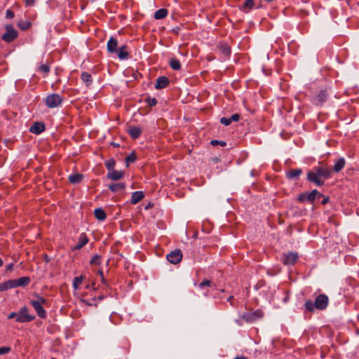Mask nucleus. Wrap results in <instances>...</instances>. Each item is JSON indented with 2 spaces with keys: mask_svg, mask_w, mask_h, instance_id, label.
I'll return each mask as SVG.
<instances>
[{
  "mask_svg": "<svg viewBox=\"0 0 359 359\" xmlns=\"http://www.w3.org/2000/svg\"><path fill=\"white\" fill-rule=\"evenodd\" d=\"M332 170L323 162H319L318 166H315L307 172L306 179L309 182L318 187L325 184V180L332 177Z\"/></svg>",
  "mask_w": 359,
  "mask_h": 359,
  "instance_id": "nucleus-1",
  "label": "nucleus"
},
{
  "mask_svg": "<svg viewBox=\"0 0 359 359\" xmlns=\"http://www.w3.org/2000/svg\"><path fill=\"white\" fill-rule=\"evenodd\" d=\"M63 101V97L57 93L48 95L45 100L46 104L49 108L57 107Z\"/></svg>",
  "mask_w": 359,
  "mask_h": 359,
  "instance_id": "nucleus-2",
  "label": "nucleus"
},
{
  "mask_svg": "<svg viewBox=\"0 0 359 359\" xmlns=\"http://www.w3.org/2000/svg\"><path fill=\"white\" fill-rule=\"evenodd\" d=\"M260 0H244L240 6L241 11L248 13L252 9L259 8L261 6Z\"/></svg>",
  "mask_w": 359,
  "mask_h": 359,
  "instance_id": "nucleus-3",
  "label": "nucleus"
},
{
  "mask_svg": "<svg viewBox=\"0 0 359 359\" xmlns=\"http://www.w3.org/2000/svg\"><path fill=\"white\" fill-rule=\"evenodd\" d=\"M6 32L1 36L2 40L6 43L13 41L18 36V32L12 27L11 24L6 25Z\"/></svg>",
  "mask_w": 359,
  "mask_h": 359,
  "instance_id": "nucleus-4",
  "label": "nucleus"
},
{
  "mask_svg": "<svg viewBox=\"0 0 359 359\" xmlns=\"http://www.w3.org/2000/svg\"><path fill=\"white\" fill-rule=\"evenodd\" d=\"M34 319V316L28 314V309L26 306H23L17 313V318L15 321L18 323H27Z\"/></svg>",
  "mask_w": 359,
  "mask_h": 359,
  "instance_id": "nucleus-5",
  "label": "nucleus"
},
{
  "mask_svg": "<svg viewBox=\"0 0 359 359\" xmlns=\"http://www.w3.org/2000/svg\"><path fill=\"white\" fill-rule=\"evenodd\" d=\"M329 303V298L325 294H320L318 295L314 301V306L316 309L318 310H325Z\"/></svg>",
  "mask_w": 359,
  "mask_h": 359,
  "instance_id": "nucleus-6",
  "label": "nucleus"
},
{
  "mask_svg": "<svg viewBox=\"0 0 359 359\" xmlns=\"http://www.w3.org/2000/svg\"><path fill=\"white\" fill-rule=\"evenodd\" d=\"M167 260L171 264H177L180 263L182 259V252L180 249H175L166 256Z\"/></svg>",
  "mask_w": 359,
  "mask_h": 359,
  "instance_id": "nucleus-7",
  "label": "nucleus"
},
{
  "mask_svg": "<svg viewBox=\"0 0 359 359\" xmlns=\"http://www.w3.org/2000/svg\"><path fill=\"white\" fill-rule=\"evenodd\" d=\"M217 50L223 55L224 58L229 57L231 54L230 46L225 42L219 41L216 46Z\"/></svg>",
  "mask_w": 359,
  "mask_h": 359,
  "instance_id": "nucleus-8",
  "label": "nucleus"
},
{
  "mask_svg": "<svg viewBox=\"0 0 359 359\" xmlns=\"http://www.w3.org/2000/svg\"><path fill=\"white\" fill-rule=\"evenodd\" d=\"M327 93L326 90H321L317 95L313 98V102L316 105H321L326 102Z\"/></svg>",
  "mask_w": 359,
  "mask_h": 359,
  "instance_id": "nucleus-9",
  "label": "nucleus"
},
{
  "mask_svg": "<svg viewBox=\"0 0 359 359\" xmlns=\"http://www.w3.org/2000/svg\"><path fill=\"white\" fill-rule=\"evenodd\" d=\"M299 255L296 252H289L286 255H284L283 258V262L285 265H292L294 264L297 260Z\"/></svg>",
  "mask_w": 359,
  "mask_h": 359,
  "instance_id": "nucleus-10",
  "label": "nucleus"
},
{
  "mask_svg": "<svg viewBox=\"0 0 359 359\" xmlns=\"http://www.w3.org/2000/svg\"><path fill=\"white\" fill-rule=\"evenodd\" d=\"M30 304L33 306V308L35 309V311H36L37 315L41 318L43 319L46 317V312L45 309H43V305L39 304V302H37L36 301H35L34 299H32L30 301Z\"/></svg>",
  "mask_w": 359,
  "mask_h": 359,
  "instance_id": "nucleus-11",
  "label": "nucleus"
},
{
  "mask_svg": "<svg viewBox=\"0 0 359 359\" xmlns=\"http://www.w3.org/2000/svg\"><path fill=\"white\" fill-rule=\"evenodd\" d=\"M262 312L259 310L253 313H245L243 316L246 322L252 323L262 317Z\"/></svg>",
  "mask_w": 359,
  "mask_h": 359,
  "instance_id": "nucleus-12",
  "label": "nucleus"
},
{
  "mask_svg": "<svg viewBox=\"0 0 359 359\" xmlns=\"http://www.w3.org/2000/svg\"><path fill=\"white\" fill-rule=\"evenodd\" d=\"M169 83L170 81L166 76H160L156 79L155 88L157 90L165 88L168 86Z\"/></svg>",
  "mask_w": 359,
  "mask_h": 359,
  "instance_id": "nucleus-13",
  "label": "nucleus"
},
{
  "mask_svg": "<svg viewBox=\"0 0 359 359\" xmlns=\"http://www.w3.org/2000/svg\"><path fill=\"white\" fill-rule=\"evenodd\" d=\"M124 172L123 171H118L116 170H112L111 171H109L107 177L109 180L117 181L118 180H121L123 177Z\"/></svg>",
  "mask_w": 359,
  "mask_h": 359,
  "instance_id": "nucleus-14",
  "label": "nucleus"
},
{
  "mask_svg": "<svg viewBox=\"0 0 359 359\" xmlns=\"http://www.w3.org/2000/svg\"><path fill=\"white\" fill-rule=\"evenodd\" d=\"M117 46L118 41L114 37L111 36L107 44V51L110 53H114L118 49Z\"/></svg>",
  "mask_w": 359,
  "mask_h": 359,
  "instance_id": "nucleus-15",
  "label": "nucleus"
},
{
  "mask_svg": "<svg viewBox=\"0 0 359 359\" xmlns=\"http://www.w3.org/2000/svg\"><path fill=\"white\" fill-rule=\"evenodd\" d=\"M45 130V126L43 123L35 122L29 129V131L34 134L39 135Z\"/></svg>",
  "mask_w": 359,
  "mask_h": 359,
  "instance_id": "nucleus-16",
  "label": "nucleus"
},
{
  "mask_svg": "<svg viewBox=\"0 0 359 359\" xmlns=\"http://www.w3.org/2000/svg\"><path fill=\"white\" fill-rule=\"evenodd\" d=\"M114 53L118 55L120 60H127L129 56V53L127 50V46L126 45H123L119 47Z\"/></svg>",
  "mask_w": 359,
  "mask_h": 359,
  "instance_id": "nucleus-17",
  "label": "nucleus"
},
{
  "mask_svg": "<svg viewBox=\"0 0 359 359\" xmlns=\"http://www.w3.org/2000/svg\"><path fill=\"white\" fill-rule=\"evenodd\" d=\"M128 133L133 139H137L142 133V129L138 126H130L128 129Z\"/></svg>",
  "mask_w": 359,
  "mask_h": 359,
  "instance_id": "nucleus-18",
  "label": "nucleus"
},
{
  "mask_svg": "<svg viewBox=\"0 0 359 359\" xmlns=\"http://www.w3.org/2000/svg\"><path fill=\"white\" fill-rule=\"evenodd\" d=\"M346 164V160L344 157L339 158L337 161L335 162L333 168L332 172H339L345 166Z\"/></svg>",
  "mask_w": 359,
  "mask_h": 359,
  "instance_id": "nucleus-19",
  "label": "nucleus"
},
{
  "mask_svg": "<svg viewBox=\"0 0 359 359\" xmlns=\"http://www.w3.org/2000/svg\"><path fill=\"white\" fill-rule=\"evenodd\" d=\"M15 288V280L11 279L0 283V291L4 292L8 289Z\"/></svg>",
  "mask_w": 359,
  "mask_h": 359,
  "instance_id": "nucleus-20",
  "label": "nucleus"
},
{
  "mask_svg": "<svg viewBox=\"0 0 359 359\" xmlns=\"http://www.w3.org/2000/svg\"><path fill=\"white\" fill-rule=\"evenodd\" d=\"M323 195L320 194L317 189L312 190L310 193H307V201L310 203H313L317 197H323Z\"/></svg>",
  "mask_w": 359,
  "mask_h": 359,
  "instance_id": "nucleus-21",
  "label": "nucleus"
},
{
  "mask_svg": "<svg viewBox=\"0 0 359 359\" xmlns=\"http://www.w3.org/2000/svg\"><path fill=\"white\" fill-rule=\"evenodd\" d=\"M88 243V238L86 234H81L79 243L73 248L74 250H80Z\"/></svg>",
  "mask_w": 359,
  "mask_h": 359,
  "instance_id": "nucleus-22",
  "label": "nucleus"
},
{
  "mask_svg": "<svg viewBox=\"0 0 359 359\" xmlns=\"http://www.w3.org/2000/svg\"><path fill=\"white\" fill-rule=\"evenodd\" d=\"M15 283V287H26L30 282V278L28 276H23L18 279H14Z\"/></svg>",
  "mask_w": 359,
  "mask_h": 359,
  "instance_id": "nucleus-23",
  "label": "nucleus"
},
{
  "mask_svg": "<svg viewBox=\"0 0 359 359\" xmlns=\"http://www.w3.org/2000/svg\"><path fill=\"white\" fill-rule=\"evenodd\" d=\"M144 197V194L142 191H135L132 194L130 203L132 204H136L139 203Z\"/></svg>",
  "mask_w": 359,
  "mask_h": 359,
  "instance_id": "nucleus-24",
  "label": "nucleus"
},
{
  "mask_svg": "<svg viewBox=\"0 0 359 359\" xmlns=\"http://www.w3.org/2000/svg\"><path fill=\"white\" fill-rule=\"evenodd\" d=\"M168 14V11L166 8H161L156 11L154 14V18L157 20L164 19Z\"/></svg>",
  "mask_w": 359,
  "mask_h": 359,
  "instance_id": "nucleus-25",
  "label": "nucleus"
},
{
  "mask_svg": "<svg viewBox=\"0 0 359 359\" xmlns=\"http://www.w3.org/2000/svg\"><path fill=\"white\" fill-rule=\"evenodd\" d=\"M302 173V170L300 168H296L291 170L286 173V177L290 180L297 179Z\"/></svg>",
  "mask_w": 359,
  "mask_h": 359,
  "instance_id": "nucleus-26",
  "label": "nucleus"
},
{
  "mask_svg": "<svg viewBox=\"0 0 359 359\" xmlns=\"http://www.w3.org/2000/svg\"><path fill=\"white\" fill-rule=\"evenodd\" d=\"M126 189L125 183H116L109 185V189L112 192L123 191Z\"/></svg>",
  "mask_w": 359,
  "mask_h": 359,
  "instance_id": "nucleus-27",
  "label": "nucleus"
},
{
  "mask_svg": "<svg viewBox=\"0 0 359 359\" xmlns=\"http://www.w3.org/2000/svg\"><path fill=\"white\" fill-rule=\"evenodd\" d=\"M94 215L95 218L100 221H103L106 219L107 215L104 210L101 208H96L94 210Z\"/></svg>",
  "mask_w": 359,
  "mask_h": 359,
  "instance_id": "nucleus-28",
  "label": "nucleus"
},
{
  "mask_svg": "<svg viewBox=\"0 0 359 359\" xmlns=\"http://www.w3.org/2000/svg\"><path fill=\"white\" fill-rule=\"evenodd\" d=\"M83 178V175L81 174L70 175L69 176V181L74 184L80 183Z\"/></svg>",
  "mask_w": 359,
  "mask_h": 359,
  "instance_id": "nucleus-29",
  "label": "nucleus"
},
{
  "mask_svg": "<svg viewBox=\"0 0 359 359\" xmlns=\"http://www.w3.org/2000/svg\"><path fill=\"white\" fill-rule=\"evenodd\" d=\"M169 65L173 70H180L181 69V63L178 59L176 57H172L170 59Z\"/></svg>",
  "mask_w": 359,
  "mask_h": 359,
  "instance_id": "nucleus-30",
  "label": "nucleus"
},
{
  "mask_svg": "<svg viewBox=\"0 0 359 359\" xmlns=\"http://www.w3.org/2000/svg\"><path fill=\"white\" fill-rule=\"evenodd\" d=\"M81 78L83 83H86V86H89L91 85L93 82V79L91 74L88 72H83L81 75Z\"/></svg>",
  "mask_w": 359,
  "mask_h": 359,
  "instance_id": "nucleus-31",
  "label": "nucleus"
},
{
  "mask_svg": "<svg viewBox=\"0 0 359 359\" xmlns=\"http://www.w3.org/2000/svg\"><path fill=\"white\" fill-rule=\"evenodd\" d=\"M136 161V153L132 151L126 158V166H129L130 163H134Z\"/></svg>",
  "mask_w": 359,
  "mask_h": 359,
  "instance_id": "nucleus-32",
  "label": "nucleus"
},
{
  "mask_svg": "<svg viewBox=\"0 0 359 359\" xmlns=\"http://www.w3.org/2000/svg\"><path fill=\"white\" fill-rule=\"evenodd\" d=\"M83 280V276L75 277L73 280V287L75 290H77L79 287V286L81 285V284L82 283Z\"/></svg>",
  "mask_w": 359,
  "mask_h": 359,
  "instance_id": "nucleus-33",
  "label": "nucleus"
},
{
  "mask_svg": "<svg viewBox=\"0 0 359 359\" xmlns=\"http://www.w3.org/2000/svg\"><path fill=\"white\" fill-rule=\"evenodd\" d=\"M104 165L109 172V171L114 170V168L116 165V161L114 158H111V159L106 161L104 163Z\"/></svg>",
  "mask_w": 359,
  "mask_h": 359,
  "instance_id": "nucleus-34",
  "label": "nucleus"
},
{
  "mask_svg": "<svg viewBox=\"0 0 359 359\" xmlns=\"http://www.w3.org/2000/svg\"><path fill=\"white\" fill-rule=\"evenodd\" d=\"M91 265H100L101 264V256L99 255H94L90 261Z\"/></svg>",
  "mask_w": 359,
  "mask_h": 359,
  "instance_id": "nucleus-35",
  "label": "nucleus"
},
{
  "mask_svg": "<svg viewBox=\"0 0 359 359\" xmlns=\"http://www.w3.org/2000/svg\"><path fill=\"white\" fill-rule=\"evenodd\" d=\"M305 309L308 311H313L316 309V306H314V302H313L311 300H308L304 304Z\"/></svg>",
  "mask_w": 359,
  "mask_h": 359,
  "instance_id": "nucleus-36",
  "label": "nucleus"
},
{
  "mask_svg": "<svg viewBox=\"0 0 359 359\" xmlns=\"http://www.w3.org/2000/svg\"><path fill=\"white\" fill-rule=\"evenodd\" d=\"M38 71L47 74L50 72V67L47 64H43L39 66Z\"/></svg>",
  "mask_w": 359,
  "mask_h": 359,
  "instance_id": "nucleus-37",
  "label": "nucleus"
},
{
  "mask_svg": "<svg viewBox=\"0 0 359 359\" xmlns=\"http://www.w3.org/2000/svg\"><path fill=\"white\" fill-rule=\"evenodd\" d=\"M146 102L149 105L150 107H154L157 104V100L155 97H147L145 100Z\"/></svg>",
  "mask_w": 359,
  "mask_h": 359,
  "instance_id": "nucleus-38",
  "label": "nucleus"
},
{
  "mask_svg": "<svg viewBox=\"0 0 359 359\" xmlns=\"http://www.w3.org/2000/svg\"><path fill=\"white\" fill-rule=\"evenodd\" d=\"M212 286V282L208 280H203L200 284H198V287L200 289H203L205 287H211Z\"/></svg>",
  "mask_w": 359,
  "mask_h": 359,
  "instance_id": "nucleus-39",
  "label": "nucleus"
},
{
  "mask_svg": "<svg viewBox=\"0 0 359 359\" xmlns=\"http://www.w3.org/2000/svg\"><path fill=\"white\" fill-rule=\"evenodd\" d=\"M210 144L212 146H216V145L219 144L222 147H224L226 145V142H224V141H219L217 140H213L210 142Z\"/></svg>",
  "mask_w": 359,
  "mask_h": 359,
  "instance_id": "nucleus-40",
  "label": "nucleus"
},
{
  "mask_svg": "<svg viewBox=\"0 0 359 359\" xmlns=\"http://www.w3.org/2000/svg\"><path fill=\"white\" fill-rule=\"evenodd\" d=\"M220 123L226 126H229L231 123L230 118L222 117L220 118Z\"/></svg>",
  "mask_w": 359,
  "mask_h": 359,
  "instance_id": "nucleus-41",
  "label": "nucleus"
},
{
  "mask_svg": "<svg viewBox=\"0 0 359 359\" xmlns=\"http://www.w3.org/2000/svg\"><path fill=\"white\" fill-rule=\"evenodd\" d=\"M307 192H303L298 196L297 200L299 202H304L307 201Z\"/></svg>",
  "mask_w": 359,
  "mask_h": 359,
  "instance_id": "nucleus-42",
  "label": "nucleus"
},
{
  "mask_svg": "<svg viewBox=\"0 0 359 359\" xmlns=\"http://www.w3.org/2000/svg\"><path fill=\"white\" fill-rule=\"evenodd\" d=\"M11 351V348L8 346L0 347V355H4Z\"/></svg>",
  "mask_w": 359,
  "mask_h": 359,
  "instance_id": "nucleus-43",
  "label": "nucleus"
},
{
  "mask_svg": "<svg viewBox=\"0 0 359 359\" xmlns=\"http://www.w3.org/2000/svg\"><path fill=\"white\" fill-rule=\"evenodd\" d=\"M35 301H36L37 302L39 303V304H46L47 303V300L42 297H40L39 295H36V299H34Z\"/></svg>",
  "mask_w": 359,
  "mask_h": 359,
  "instance_id": "nucleus-44",
  "label": "nucleus"
},
{
  "mask_svg": "<svg viewBox=\"0 0 359 359\" xmlns=\"http://www.w3.org/2000/svg\"><path fill=\"white\" fill-rule=\"evenodd\" d=\"M229 118L231 122L238 121L240 119V115L238 114H233Z\"/></svg>",
  "mask_w": 359,
  "mask_h": 359,
  "instance_id": "nucleus-45",
  "label": "nucleus"
},
{
  "mask_svg": "<svg viewBox=\"0 0 359 359\" xmlns=\"http://www.w3.org/2000/svg\"><path fill=\"white\" fill-rule=\"evenodd\" d=\"M14 16V13L11 10H7L6 12V18L7 19H12Z\"/></svg>",
  "mask_w": 359,
  "mask_h": 359,
  "instance_id": "nucleus-46",
  "label": "nucleus"
},
{
  "mask_svg": "<svg viewBox=\"0 0 359 359\" xmlns=\"http://www.w3.org/2000/svg\"><path fill=\"white\" fill-rule=\"evenodd\" d=\"M32 24H19V26L21 29L22 30H27L28 29Z\"/></svg>",
  "mask_w": 359,
  "mask_h": 359,
  "instance_id": "nucleus-47",
  "label": "nucleus"
},
{
  "mask_svg": "<svg viewBox=\"0 0 359 359\" xmlns=\"http://www.w3.org/2000/svg\"><path fill=\"white\" fill-rule=\"evenodd\" d=\"M17 318V313L15 312H12L11 313H10L8 316V319H12V318Z\"/></svg>",
  "mask_w": 359,
  "mask_h": 359,
  "instance_id": "nucleus-48",
  "label": "nucleus"
},
{
  "mask_svg": "<svg viewBox=\"0 0 359 359\" xmlns=\"http://www.w3.org/2000/svg\"><path fill=\"white\" fill-rule=\"evenodd\" d=\"M13 269V264L11 263L6 266V271H11Z\"/></svg>",
  "mask_w": 359,
  "mask_h": 359,
  "instance_id": "nucleus-49",
  "label": "nucleus"
},
{
  "mask_svg": "<svg viewBox=\"0 0 359 359\" xmlns=\"http://www.w3.org/2000/svg\"><path fill=\"white\" fill-rule=\"evenodd\" d=\"M330 199H329V197H323V201H321V203L323 205H325L326 203H327L329 202Z\"/></svg>",
  "mask_w": 359,
  "mask_h": 359,
  "instance_id": "nucleus-50",
  "label": "nucleus"
},
{
  "mask_svg": "<svg viewBox=\"0 0 359 359\" xmlns=\"http://www.w3.org/2000/svg\"><path fill=\"white\" fill-rule=\"evenodd\" d=\"M180 30V27H176L175 28H172V31L175 34H177L179 33V31Z\"/></svg>",
  "mask_w": 359,
  "mask_h": 359,
  "instance_id": "nucleus-51",
  "label": "nucleus"
},
{
  "mask_svg": "<svg viewBox=\"0 0 359 359\" xmlns=\"http://www.w3.org/2000/svg\"><path fill=\"white\" fill-rule=\"evenodd\" d=\"M102 283L108 287V283L104 277L101 278Z\"/></svg>",
  "mask_w": 359,
  "mask_h": 359,
  "instance_id": "nucleus-52",
  "label": "nucleus"
},
{
  "mask_svg": "<svg viewBox=\"0 0 359 359\" xmlns=\"http://www.w3.org/2000/svg\"><path fill=\"white\" fill-rule=\"evenodd\" d=\"M233 296H229L228 298H227V301L229 302H230L231 305H233V302H232V299H233Z\"/></svg>",
  "mask_w": 359,
  "mask_h": 359,
  "instance_id": "nucleus-53",
  "label": "nucleus"
},
{
  "mask_svg": "<svg viewBox=\"0 0 359 359\" xmlns=\"http://www.w3.org/2000/svg\"><path fill=\"white\" fill-rule=\"evenodd\" d=\"M34 1V0H26V4L28 6H31L33 4Z\"/></svg>",
  "mask_w": 359,
  "mask_h": 359,
  "instance_id": "nucleus-54",
  "label": "nucleus"
},
{
  "mask_svg": "<svg viewBox=\"0 0 359 359\" xmlns=\"http://www.w3.org/2000/svg\"><path fill=\"white\" fill-rule=\"evenodd\" d=\"M234 359H248V358L242 355V356H237Z\"/></svg>",
  "mask_w": 359,
  "mask_h": 359,
  "instance_id": "nucleus-55",
  "label": "nucleus"
},
{
  "mask_svg": "<svg viewBox=\"0 0 359 359\" xmlns=\"http://www.w3.org/2000/svg\"><path fill=\"white\" fill-rule=\"evenodd\" d=\"M98 274L100 276L101 278L104 277V274H103L102 271H98Z\"/></svg>",
  "mask_w": 359,
  "mask_h": 359,
  "instance_id": "nucleus-56",
  "label": "nucleus"
},
{
  "mask_svg": "<svg viewBox=\"0 0 359 359\" xmlns=\"http://www.w3.org/2000/svg\"><path fill=\"white\" fill-rule=\"evenodd\" d=\"M4 264L3 260L0 258V266H2Z\"/></svg>",
  "mask_w": 359,
  "mask_h": 359,
  "instance_id": "nucleus-57",
  "label": "nucleus"
},
{
  "mask_svg": "<svg viewBox=\"0 0 359 359\" xmlns=\"http://www.w3.org/2000/svg\"><path fill=\"white\" fill-rule=\"evenodd\" d=\"M103 298H104V297H103V296H99V297H98V299H99V300H102V299H103Z\"/></svg>",
  "mask_w": 359,
  "mask_h": 359,
  "instance_id": "nucleus-58",
  "label": "nucleus"
},
{
  "mask_svg": "<svg viewBox=\"0 0 359 359\" xmlns=\"http://www.w3.org/2000/svg\"><path fill=\"white\" fill-rule=\"evenodd\" d=\"M217 297L220 299L222 298V294L217 295Z\"/></svg>",
  "mask_w": 359,
  "mask_h": 359,
  "instance_id": "nucleus-59",
  "label": "nucleus"
},
{
  "mask_svg": "<svg viewBox=\"0 0 359 359\" xmlns=\"http://www.w3.org/2000/svg\"><path fill=\"white\" fill-rule=\"evenodd\" d=\"M217 297L220 299L222 298V294L217 295Z\"/></svg>",
  "mask_w": 359,
  "mask_h": 359,
  "instance_id": "nucleus-60",
  "label": "nucleus"
},
{
  "mask_svg": "<svg viewBox=\"0 0 359 359\" xmlns=\"http://www.w3.org/2000/svg\"><path fill=\"white\" fill-rule=\"evenodd\" d=\"M113 145H114V147H118V144H114V143H113Z\"/></svg>",
  "mask_w": 359,
  "mask_h": 359,
  "instance_id": "nucleus-61",
  "label": "nucleus"
},
{
  "mask_svg": "<svg viewBox=\"0 0 359 359\" xmlns=\"http://www.w3.org/2000/svg\"><path fill=\"white\" fill-rule=\"evenodd\" d=\"M287 300V297H286L284 299V302H285Z\"/></svg>",
  "mask_w": 359,
  "mask_h": 359,
  "instance_id": "nucleus-62",
  "label": "nucleus"
},
{
  "mask_svg": "<svg viewBox=\"0 0 359 359\" xmlns=\"http://www.w3.org/2000/svg\"><path fill=\"white\" fill-rule=\"evenodd\" d=\"M217 161H218V158H217L215 159H214V161H215V162H217Z\"/></svg>",
  "mask_w": 359,
  "mask_h": 359,
  "instance_id": "nucleus-63",
  "label": "nucleus"
},
{
  "mask_svg": "<svg viewBox=\"0 0 359 359\" xmlns=\"http://www.w3.org/2000/svg\"><path fill=\"white\" fill-rule=\"evenodd\" d=\"M224 292V290H220V292Z\"/></svg>",
  "mask_w": 359,
  "mask_h": 359,
  "instance_id": "nucleus-64",
  "label": "nucleus"
}]
</instances>
